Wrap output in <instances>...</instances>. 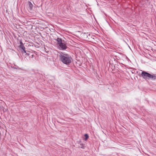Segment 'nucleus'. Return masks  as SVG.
<instances>
[{
    "label": "nucleus",
    "mask_w": 156,
    "mask_h": 156,
    "mask_svg": "<svg viewBox=\"0 0 156 156\" xmlns=\"http://www.w3.org/2000/svg\"><path fill=\"white\" fill-rule=\"evenodd\" d=\"M141 75L143 78L145 80L151 79L153 80H156V76L154 74H151L148 73L143 71L141 72Z\"/></svg>",
    "instance_id": "obj_2"
},
{
    "label": "nucleus",
    "mask_w": 156,
    "mask_h": 156,
    "mask_svg": "<svg viewBox=\"0 0 156 156\" xmlns=\"http://www.w3.org/2000/svg\"><path fill=\"white\" fill-rule=\"evenodd\" d=\"M34 55H31V58H34Z\"/></svg>",
    "instance_id": "obj_9"
},
{
    "label": "nucleus",
    "mask_w": 156,
    "mask_h": 156,
    "mask_svg": "<svg viewBox=\"0 0 156 156\" xmlns=\"http://www.w3.org/2000/svg\"><path fill=\"white\" fill-rule=\"evenodd\" d=\"M61 61L64 64L69 65L71 62L72 58L71 56L67 54H62L59 56Z\"/></svg>",
    "instance_id": "obj_1"
},
{
    "label": "nucleus",
    "mask_w": 156,
    "mask_h": 156,
    "mask_svg": "<svg viewBox=\"0 0 156 156\" xmlns=\"http://www.w3.org/2000/svg\"><path fill=\"white\" fill-rule=\"evenodd\" d=\"M28 5H29V8L30 10H31L33 8V5L32 3L30 2H28Z\"/></svg>",
    "instance_id": "obj_6"
},
{
    "label": "nucleus",
    "mask_w": 156,
    "mask_h": 156,
    "mask_svg": "<svg viewBox=\"0 0 156 156\" xmlns=\"http://www.w3.org/2000/svg\"><path fill=\"white\" fill-rule=\"evenodd\" d=\"M59 45L60 46V47L61 48V49L62 50H65L67 48V47L66 45V44L63 42Z\"/></svg>",
    "instance_id": "obj_3"
},
{
    "label": "nucleus",
    "mask_w": 156,
    "mask_h": 156,
    "mask_svg": "<svg viewBox=\"0 0 156 156\" xmlns=\"http://www.w3.org/2000/svg\"><path fill=\"white\" fill-rule=\"evenodd\" d=\"M19 47L22 49V52L23 53H26V52L25 49V48L24 45L20 46Z\"/></svg>",
    "instance_id": "obj_4"
},
{
    "label": "nucleus",
    "mask_w": 156,
    "mask_h": 156,
    "mask_svg": "<svg viewBox=\"0 0 156 156\" xmlns=\"http://www.w3.org/2000/svg\"><path fill=\"white\" fill-rule=\"evenodd\" d=\"M56 41L57 42L58 44L59 45L62 43V40L61 38H58L56 40Z\"/></svg>",
    "instance_id": "obj_5"
},
{
    "label": "nucleus",
    "mask_w": 156,
    "mask_h": 156,
    "mask_svg": "<svg viewBox=\"0 0 156 156\" xmlns=\"http://www.w3.org/2000/svg\"><path fill=\"white\" fill-rule=\"evenodd\" d=\"M85 136V140H87L89 137L88 135L87 134H86L84 135Z\"/></svg>",
    "instance_id": "obj_7"
},
{
    "label": "nucleus",
    "mask_w": 156,
    "mask_h": 156,
    "mask_svg": "<svg viewBox=\"0 0 156 156\" xmlns=\"http://www.w3.org/2000/svg\"><path fill=\"white\" fill-rule=\"evenodd\" d=\"M20 46L23 45V43L21 41H20Z\"/></svg>",
    "instance_id": "obj_8"
}]
</instances>
